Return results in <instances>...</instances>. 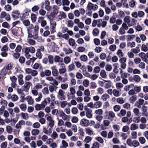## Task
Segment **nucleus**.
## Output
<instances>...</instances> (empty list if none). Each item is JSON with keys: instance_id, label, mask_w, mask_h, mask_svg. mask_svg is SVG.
<instances>
[{"instance_id": "ddd939ff", "label": "nucleus", "mask_w": 148, "mask_h": 148, "mask_svg": "<svg viewBox=\"0 0 148 148\" xmlns=\"http://www.w3.org/2000/svg\"><path fill=\"white\" fill-rule=\"evenodd\" d=\"M103 125H101V129L102 130H104L106 129V127L109 126L110 122L108 120H104L103 121Z\"/></svg>"}, {"instance_id": "f8f14e48", "label": "nucleus", "mask_w": 148, "mask_h": 148, "mask_svg": "<svg viewBox=\"0 0 148 148\" xmlns=\"http://www.w3.org/2000/svg\"><path fill=\"white\" fill-rule=\"evenodd\" d=\"M80 124L83 127H87L89 125V120L83 119L80 121Z\"/></svg>"}, {"instance_id": "412c9836", "label": "nucleus", "mask_w": 148, "mask_h": 148, "mask_svg": "<svg viewBox=\"0 0 148 148\" xmlns=\"http://www.w3.org/2000/svg\"><path fill=\"white\" fill-rule=\"evenodd\" d=\"M23 76L22 74H20L18 76V84L20 85H22L24 84V82L23 79Z\"/></svg>"}, {"instance_id": "c85d7f7f", "label": "nucleus", "mask_w": 148, "mask_h": 148, "mask_svg": "<svg viewBox=\"0 0 148 148\" xmlns=\"http://www.w3.org/2000/svg\"><path fill=\"white\" fill-rule=\"evenodd\" d=\"M113 94L114 96L119 97L121 95V91L116 89H114L113 90Z\"/></svg>"}, {"instance_id": "09e8293b", "label": "nucleus", "mask_w": 148, "mask_h": 148, "mask_svg": "<svg viewBox=\"0 0 148 148\" xmlns=\"http://www.w3.org/2000/svg\"><path fill=\"white\" fill-rule=\"evenodd\" d=\"M113 66L114 68L113 69V72L116 73H117L118 72V68L119 67V64L116 63L114 64Z\"/></svg>"}, {"instance_id": "aec40b11", "label": "nucleus", "mask_w": 148, "mask_h": 148, "mask_svg": "<svg viewBox=\"0 0 148 148\" xmlns=\"http://www.w3.org/2000/svg\"><path fill=\"white\" fill-rule=\"evenodd\" d=\"M69 44L70 46H72L73 48H75L76 47V44L75 43L74 39L72 38H70L69 40Z\"/></svg>"}, {"instance_id": "f257e3e1", "label": "nucleus", "mask_w": 148, "mask_h": 148, "mask_svg": "<svg viewBox=\"0 0 148 148\" xmlns=\"http://www.w3.org/2000/svg\"><path fill=\"white\" fill-rule=\"evenodd\" d=\"M124 23H127L129 27L134 26L136 24L137 21L134 18L130 19V17L129 16H125L123 19Z\"/></svg>"}, {"instance_id": "473e14b6", "label": "nucleus", "mask_w": 148, "mask_h": 148, "mask_svg": "<svg viewBox=\"0 0 148 148\" xmlns=\"http://www.w3.org/2000/svg\"><path fill=\"white\" fill-rule=\"evenodd\" d=\"M21 19L23 24L26 27L29 26L30 25V22L29 20Z\"/></svg>"}, {"instance_id": "e2e57ef3", "label": "nucleus", "mask_w": 148, "mask_h": 148, "mask_svg": "<svg viewBox=\"0 0 148 148\" xmlns=\"http://www.w3.org/2000/svg\"><path fill=\"white\" fill-rule=\"evenodd\" d=\"M67 97L68 99H73L75 98V95L70 92H68L67 94Z\"/></svg>"}, {"instance_id": "7ed1b4c3", "label": "nucleus", "mask_w": 148, "mask_h": 148, "mask_svg": "<svg viewBox=\"0 0 148 148\" xmlns=\"http://www.w3.org/2000/svg\"><path fill=\"white\" fill-rule=\"evenodd\" d=\"M64 92L62 89H60L58 92L57 96L60 100L62 101L65 99L66 96L64 95Z\"/></svg>"}, {"instance_id": "bf43d9fd", "label": "nucleus", "mask_w": 148, "mask_h": 148, "mask_svg": "<svg viewBox=\"0 0 148 148\" xmlns=\"http://www.w3.org/2000/svg\"><path fill=\"white\" fill-rule=\"evenodd\" d=\"M13 64L12 63H9L7 66L4 67L6 69L8 70H11L13 67Z\"/></svg>"}, {"instance_id": "ea45409f", "label": "nucleus", "mask_w": 148, "mask_h": 148, "mask_svg": "<svg viewBox=\"0 0 148 148\" xmlns=\"http://www.w3.org/2000/svg\"><path fill=\"white\" fill-rule=\"evenodd\" d=\"M110 97V96L107 94H103L102 95L101 97V100L103 101H106V100L109 99Z\"/></svg>"}, {"instance_id": "2eb2a0df", "label": "nucleus", "mask_w": 148, "mask_h": 148, "mask_svg": "<svg viewBox=\"0 0 148 148\" xmlns=\"http://www.w3.org/2000/svg\"><path fill=\"white\" fill-rule=\"evenodd\" d=\"M52 70V73L53 75L54 76H57L59 74L58 70L56 69V66H52L51 67Z\"/></svg>"}, {"instance_id": "5701e85b", "label": "nucleus", "mask_w": 148, "mask_h": 148, "mask_svg": "<svg viewBox=\"0 0 148 148\" xmlns=\"http://www.w3.org/2000/svg\"><path fill=\"white\" fill-rule=\"evenodd\" d=\"M25 50L32 53H35L36 51L34 48L32 47H26L25 49Z\"/></svg>"}, {"instance_id": "680f3d73", "label": "nucleus", "mask_w": 148, "mask_h": 148, "mask_svg": "<svg viewBox=\"0 0 148 148\" xmlns=\"http://www.w3.org/2000/svg\"><path fill=\"white\" fill-rule=\"evenodd\" d=\"M2 27H3L9 29L10 28V26L8 23L6 22H5L3 23L2 24Z\"/></svg>"}, {"instance_id": "a211bd4d", "label": "nucleus", "mask_w": 148, "mask_h": 148, "mask_svg": "<svg viewBox=\"0 0 148 148\" xmlns=\"http://www.w3.org/2000/svg\"><path fill=\"white\" fill-rule=\"evenodd\" d=\"M25 100L27 102L28 104L29 105H32L33 103L34 100L30 96H27L25 98Z\"/></svg>"}, {"instance_id": "864d4df0", "label": "nucleus", "mask_w": 148, "mask_h": 148, "mask_svg": "<svg viewBox=\"0 0 148 148\" xmlns=\"http://www.w3.org/2000/svg\"><path fill=\"white\" fill-rule=\"evenodd\" d=\"M140 145L139 142L136 140H134L132 141V146H133L134 147H138Z\"/></svg>"}, {"instance_id": "0e129e2a", "label": "nucleus", "mask_w": 148, "mask_h": 148, "mask_svg": "<svg viewBox=\"0 0 148 148\" xmlns=\"http://www.w3.org/2000/svg\"><path fill=\"white\" fill-rule=\"evenodd\" d=\"M112 127L114 129V130L115 132L118 131L120 129V127L119 125L117 124L114 125H112Z\"/></svg>"}, {"instance_id": "3c124183", "label": "nucleus", "mask_w": 148, "mask_h": 148, "mask_svg": "<svg viewBox=\"0 0 148 148\" xmlns=\"http://www.w3.org/2000/svg\"><path fill=\"white\" fill-rule=\"evenodd\" d=\"M126 112L125 110L122 109L120 111V113L118 114V116L120 117L124 116L126 114Z\"/></svg>"}, {"instance_id": "4468645a", "label": "nucleus", "mask_w": 148, "mask_h": 148, "mask_svg": "<svg viewBox=\"0 0 148 148\" xmlns=\"http://www.w3.org/2000/svg\"><path fill=\"white\" fill-rule=\"evenodd\" d=\"M44 17L40 16L39 17L38 19V22L40 23L41 26L42 27H45L47 24L46 21L44 20Z\"/></svg>"}, {"instance_id": "a18cd8bd", "label": "nucleus", "mask_w": 148, "mask_h": 148, "mask_svg": "<svg viewBox=\"0 0 148 148\" xmlns=\"http://www.w3.org/2000/svg\"><path fill=\"white\" fill-rule=\"evenodd\" d=\"M104 81L105 82H108V83H106L105 84V88L106 89L110 87L111 86V82L110 81L108 80H104Z\"/></svg>"}, {"instance_id": "e433bc0d", "label": "nucleus", "mask_w": 148, "mask_h": 148, "mask_svg": "<svg viewBox=\"0 0 148 148\" xmlns=\"http://www.w3.org/2000/svg\"><path fill=\"white\" fill-rule=\"evenodd\" d=\"M30 17L33 23L36 22L37 19V16L36 14L34 13L32 14L31 15Z\"/></svg>"}, {"instance_id": "8fccbe9b", "label": "nucleus", "mask_w": 148, "mask_h": 148, "mask_svg": "<svg viewBox=\"0 0 148 148\" xmlns=\"http://www.w3.org/2000/svg\"><path fill=\"white\" fill-rule=\"evenodd\" d=\"M131 135L132 138L136 139L137 138V133L136 131H132L131 132Z\"/></svg>"}, {"instance_id": "4d7b16f0", "label": "nucleus", "mask_w": 148, "mask_h": 148, "mask_svg": "<svg viewBox=\"0 0 148 148\" xmlns=\"http://www.w3.org/2000/svg\"><path fill=\"white\" fill-rule=\"evenodd\" d=\"M20 108L23 111H25L27 109L26 105L25 103H22L19 106Z\"/></svg>"}, {"instance_id": "a19ab883", "label": "nucleus", "mask_w": 148, "mask_h": 148, "mask_svg": "<svg viewBox=\"0 0 148 148\" xmlns=\"http://www.w3.org/2000/svg\"><path fill=\"white\" fill-rule=\"evenodd\" d=\"M133 112L135 116H139L140 114L139 110L138 108H134L133 109Z\"/></svg>"}, {"instance_id": "9b49d317", "label": "nucleus", "mask_w": 148, "mask_h": 148, "mask_svg": "<svg viewBox=\"0 0 148 148\" xmlns=\"http://www.w3.org/2000/svg\"><path fill=\"white\" fill-rule=\"evenodd\" d=\"M84 109L86 111V117L89 119L92 118V110L88 108L87 107L85 108Z\"/></svg>"}, {"instance_id": "49530a36", "label": "nucleus", "mask_w": 148, "mask_h": 148, "mask_svg": "<svg viewBox=\"0 0 148 148\" xmlns=\"http://www.w3.org/2000/svg\"><path fill=\"white\" fill-rule=\"evenodd\" d=\"M39 132V130L37 129H34L32 130L31 134L33 135L36 136L38 134Z\"/></svg>"}, {"instance_id": "6ab92c4d", "label": "nucleus", "mask_w": 148, "mask_h": 148, "mask_svg": "<svg viewBox=\"0 0 148 148\" xmlns=\"http://www.w3.org/2000/svg\"><path fill=\"white\" fill-rule=\"evenodd\" d=\"M86 133L89 136H91L93 134L94 132L92 129L89 127H86L85 129Z\"/></svg>"}, {"instance_id": "cd10ccee", "label": "nucleus", "mask_w": 148, "mask_h": 148, "mask_svg": "<svg viewBox=\"0 0 148 148\" xmlns=\"http://www.w3.org/2000/svg\"><path fill=\"white\" fill-rule=\"evenodd\" d=\"M66 17V14L63 12H60L58 16V19H61L62 18H65Z\"/></svg>"}, {"instance_id": "bb28decb", "label": "nucleus", "mask_w": 148, "mask_h": 148, "mask_svg": "<svg viewBox=\"0 0 148 148\" xmlns=\"http://www.w3.org/2000/svg\"><path fill=\"white\" fill-rule=\"evenodd\" d=\"M54 60L55 62H62L63 61V59L62 58H61L58 56H56L54 58Z\"/></svg>"}, {"instance_id": "c9c22d12", "label": "nucleus", "mask_w": 148, "mask_h": 148, "mask_svg": "<svg viewBox=\"0 0 148 148\" xmlns=\"http://www.w3.org/2000/svg\"><path fill=\"white\" fill-rule=\"evenodd\" d=\"M140 115L136 116L133 119V121L134 123H138L140 121Z\"/></svg>"}, {"instance_id": "72a5a7b5", "label": "nucleus", "mask_w": 148, "mask_h": 148, "mask_svg": "<svg viewBox=\"0 0 148 148\" xmlns=\"http://www.w3.org/2000/svg\"><path fill=\"white\" fill-rule=\"evenodd\" d=\"M8 71L7 69L3 68L2 69L0 74V78H1V76L2 77H4L7 74Z\"/></svg>"}, {"instance_id": "9d476101", "label": "nucleus", "mask_w": 148, "mask_h": 148, "mask_svg": "<svg viewBox=\"0 0 148 148\" xmlns=\"http://www.w3.org/2000/svg\"><path fill=\"white\" fill-rule=\"evenodd\" d=\"M32 85V83L30 82H26L23 86L22 88L24 91L27 92L28 91L30 86Z\"/></svg>"}, {"instance_id": "338daca9", "label": "nucleus", "mask_w": 148, "mask_h": 148, "mask_svg": "<svg viewBox=\"0 0 148 148\" xmlns=\"http://www.w3.org/2000/svg\"><path fill=\"white\" fill-rule=\"evenodd\" d=\"M88 59L87 56L85 55H82L80 57L81 60L83 62H86Z\"/></svg>"}, {"instance_id": "4c0bfd02", "label": "nucleus", "mask_w": 148, "mask_h": 148, "mask_svg": "<svg viewBox=\"0 0 148 148\" xmlns=\"http://www.w3.org/2000/svg\"><path fill=\"white\" fill-rule=\"evenodd\" d=\"M62 145L60 146V148H66L68 146V143L64 140L62 141Z\"/></svg>"}, {"instance_id": "20e7f679", "label": "nucleus", "mask_w": 148, "mask_h": 148, "mask_svg": "<svg viewBox=\"0 0 148 148\" xmlns=\"http://www.w3.org/2000/svg\"><path fill=\"white\" fill-rule=\"evenodd\" d=\"M46 79L48 81L51 82L50 83V84L52 85H54L55 86H58V83L56 80L52 77L49 76L47 77Z\"/></svg>"}, {"instance_id": "a878e982", "label": "nucleus", "mask_w": 148, "mask_h": 148, "mask_svg": "<svg viewBox=\"0 0 148 148\" xmlns=\"http://www.w3.org/2000/svg\"><path fill=\"white\" fill-rule=\"evenodd\" d=\"M32 68L35 70H37L38 69H41L42 68L41 65L37 63H35L32 66Z\"/></svg>"}, {"instance_id": "58836bf2", "label": "nucleus", "mask_w": 148, "mask_h": 148, "mask_svg": "<svg viewBox=\"0 0 148 148\" xmlns=\"http://www.w3.org/2000/svg\"><path fill=\"white\" fill-rule=\"evenodd\" d=\"M42 92L44 95H47L49 93V89L47 87H45L43 88L42 90Z\"/></svg>"}, {"instance_id": "f704fd0d", "label": "nucleus", "mask_w": 148, "mask_h": 148, "mask_svg": "<svg viewBox=\"0 0 148 148\" xmlns=\"http://www.w3.org/2000/svg\"><path fill=\"white\" fill-rule=\"evenodd\" d=\"M137 98L136 95H133L129 99V101L131 103H133L136 100Z\"/></svg>"}, {"instance_id": "6e6552de", "label": "nucleus", "mask_w": 148, "mask_h": 148, "mask_svg": "<svg viewBox=\"0 0 148 148\" xmlns=\"http://www.w3.org/2000/svg\"><path fill=\"white\" fill-rule=\"evenodd\" d=\"M144 100L142 99H139L137 101L135 102L134 106L138 108H141V106L144 103Z\"/></svg>"}, {"instance_id": "79ce46f5", "label": "nucleus", "mask_w": 148, "mask_h": 148, "mask_svg": "<svg viewBox=\"0 0 148 148\" xmlns=\"http://www.w3.org/2000/svg\"><path fill=\"white\" fill-rule=\"evenodd\" d=\"M147 107L143 106L142 108V114L143 116L144 115L147 113Z\"/></svg>"}, {"instance_id": "6e6d98bb", "label": "nucleus", "mask_w": 148, "mask_h": 148, "mask_svg": "<svg viewBox=\"0 0 148 148\" xmlns=\"http://www.w3.org/2000/svg\"><path fill=\"white\" fill-rule=\"evenodd\" d=\"M131 51L134 53H137L140 51V49L139 47H137L135 48L132 49Z\"/></svg>"}, {"instance_id": "b1692460", "label": "nucleus", "mask_w": 148, "mask_h": 148, "mask_svg": "<svg viewBox=\"0 0 148 148\" xmlns=\"http://www.w3.org/2000/svg\"><path fill=\"white\" fill-rule=\"evenodd\" d=\"M52 128H50L47 130L46 127H44L43 129V132L47 135H50L51 133V129Z\"/></svg>"}, {"instance_id": "4be33fe9", "label": "nucleus", "mask_w": 148, "mask_h": 148, "mask_svg": "<svg viewBox=\"0 0 148 148\" xmlns=\"http://www.w3.org/2000/svg\"><path fill=\"white\" fill-rule=\"evenodd\" d=\"M59 116L64 120H66L68 118V115H66L62 111L60 112Z\"/></svg>"}, {"instance_id": "de8ad7c7", "label": "nucleus", "mask_w": 148, "mask_h": 148, "mask_svg": "<svg viewBox=\"0 0 148 148\" xmlns=\"http://www.w3.org/2000/svg\"><path fill=\"white\" fill-rule=\"evenodd\" d=\"M94 104L95 108H97L101 107L102 103L100 101H97L95 102Z\"/></svg>"}, {"instance_id": "f03ea898", "label": "nucleus", "mask_w": 148, "mask_h": 148, "mask_svg": "<svg viewBox=\"0 0 148 148\" xmlns=\"http://www.w3.org/2000/svg\"><path fill=\"white\" fill-rule=\"evenodd\" d=\"M27 33L28 34V37L31 38H33L34 39H37V40L39 42H40L42 40V38L40 37H38V32L34 31L33 34L32 35L31 33L32 31L29 29H27Z\"/></svg>"}, {"instance_id": "2f4dec72", "label": "nucleus", "mask_w": 148, "mask_h": 148, "mask_svg": "<svg viewBox=\"0 0 148 148\" xmlns=\"http://www.w3.org/2000/svg\"><path fill=\"white\" fill-rule=\"evenodd\" d=\"M138 127V125L135 123L132 124L130 126V129L132 131L135 130Z\"/></svg>"}, {"instance_id": "423d86ee", "label": "nucleus", "mask_w": 148, "mask_h": 148, "mask_svg": "<svg viewBox=\"0 0 148 148\" xmlns=\"http://www.w3.org/2000/svg\"><path fill=\"white\" fill-rule=\"evenodd\" d=\"M105 116L107 119H110V118H113L115 117V114L111 111L105 112Z\"/></svg>"}, {"instance_id": "774afa93", "label": "nucleus", "mask_w": 148, "mask_h": 148, "mask_svg": "<svg viewBox=\"0 0 148 148\" xmlns=\"http://www.w3.org/2000/svg\"><path fill=\"white\" fill-rule=\"evenodd\" d=\"M116 101L119 103L121 104H123L125 102V101L123 100V98L121 97L118 98L116 99Z\"/></svg>"}, {"instance_id": "c03bdc74", "label": "nucleus", "mask_w": 148, "mask_h": 148, "mask_svg": "<svg viewBox=\"0 0 148 148\" xmlns=\"http://www.w3.org/2000/svg\"><path fill=\"white\" fill-rule=\"evenodd\" d=\"M70 4V1L69 0H62V5L63 6H68Z\"/></svg>"}, {"instance_id": "69168bd1", "label": "nucleus", "mask_w": 148, "mask_h": 148, "mask_svg": "<svg viewBox=\"0 0 148 148\" xmlns=\"http://www.w3.org/2000/svg\"><path fill=\"white\" fill-rule=\"evenodd\" d=\"M120 136L121 137L123 140H125L127 137V134L125 133L122 132L120 134Z\"/></svg>"}, {"instance_id": "37998d69", "label": "nucleus", "mask_w": 148, "mask_h": 148, "mask_svg": "<svg viewBox=\"0 0 148 148\" xmlns=\"http://www.w3.org/2000/svg\"><path fill=\"white\" fill-rule=\"evenodd\" d=\"M64 63L66 64H69L71 61V59L70 57L67 56L65 57L64 58Z\"/></svg>"}, {"instance_id": "c756f323", "label": "nucleus", "mask_w": 148, "mask_h": 148, "mask_svg": "<svg viewBox=\"0 0 148 148\" xmlns=\"http://www.w3.org/2000/svg\"><path fill=\"white\" fill-rule=\"evenodd\" d=\"M20 115L22 118L24 120H27L29 118V115L27 113L21 112Z\"/></svg>"}, {"instance_id": "dca6fc26", "label": "nucleus", "mask_w": 148, "mask_h": 148, "mask_svg": "<svg viewBox=\"0 0 148 148\" xmlns=\"http://www.w3.org/2000/svg\"><path fill=\"white\" fill-rule=\"evenodd\" d=\"M63 51L66 55H69L73 53V51L69 47H64L63 48Z\"/></svg>"}, {"instance_id": "39448f33", "label": "nucleus", "mask_w": 148, "mask_h": 148, "mask_svg": "<svg viewBox=\"0 0 148 148\" xmlns=\"http://www.w3.org/2000/svg\"><path fill=\"white\" fill-rule=\"evenodd\" d=\"M47 121L49 122L48 126L51 128H52L54 125L55 122L51 116H48L46 118Z\"/></svg>"}, {"instance_id": "052dcab7", "label": "nucleus", "mask_w": 148, "mask_h": 148, "mask_svg": "<svg viewBox=\"0 0 148 148\" xmlns=\"http://www.w3.org/2000/svg\"><path fill=\"white\" fill-rule=\"evenodd\" d=\"M6 131L9 134H11L12 132V128L11 126L7 125L6 127Z\"/></svg>"}, {"instance_id": "f3484780", "label": "nucleus", "mask_w": 148, "mask_h": 148, "mask_svg": "<svg viewBox=\"0 0 148 148\" xmlns=\"http://www.w3.org/2000/svg\"><path fill=\"white\" fill-rule=\"evenodd\" d=\"M25 125V121L23 120H20L16 125L15 127L17 129L21 128L22 125Z\"/></svg>"}, {"instance_id": "393cba45", "label": "nucleus", "mask_w": 148, "mask_h": 148, "mask_svg": "<svg viewBox=\"0 0 148 148\" xmlns=\"http://www.w3.org/2000/svg\"><path fill=\"white\" fill-rule=\"evenodd\" d=\"M52 8L53 10L51 12L54 14V15H57L58 12V10L59 9V7L56 5H53Z\"/></svg>"}, {"instance_id": "13d9d810", "label": "nucleus", "mask_w": 148, "mask_h": 148, "mask_svg": "<svg viewBox=\"0 0 148 148\" xmlns=\"http://www.w3.org/2000/svg\"><path fill=\"white\" fill-rule=\"evenodd\" d=\"M29 16V11H27L23 13L21 18V19H25L26 17H27Z\"/></svg>"}, {"instance_id": "7c9ffc66", "label": "nucleus", "mask_w": 148, "mask_h": 148, "mask_svg": "<svg viewBox=\"0 0 148 148\" xmlns=\"http://www.w3.org/2000/svg\"><path fill=\"white\" fill-rule=\"evenodd\" d=\"M51 137L53 140H55L58 138V136L56 132L53 131L51 135Z\"/></svg>"}, {"instance_id": "603ef678", "label": "nucleus", "mask_w": 148, "mask_h": 148, "mask_svg": "<svg viewBox=\"0 0 148 148\" xmlns=\"http://www.w3.org/2000/svg\"><path fill=\"white\" fill-rule=\"evenodd\" d=\"M68 87V84L67 83L62 84L60 85V88L62 90H66Z\"/></svg>"}, {"instance_id": "1a4fd4ad", "label": "nucleus", "mask_w": 148, "mask_h": 148, "mask_svg": "<svg viewBox=\"0 0 148 148\" xmlns=\"http://www.w3.org/2000/svg\"><path fill=\"white\" fill-rule=\"evenodd\" d=\"M10 79L12 82L11 83V86L14 88L16 87V82L17 81V78L14 75L10 76Z\"/></svg>"}, {"instance_id": "5fc2aeb1", "label": "nucleus", "mask_w": 148, "mask_h": 148, "mask_svg": "<svg viewBox=\"0 0 148 148\" xmlns=\"http://www.w3.org/2000/svg\"><path fill=\"white\" fill-rule=\"evenodd\" d=\"M134 84H131L125 86L124 88V90L126 91H128L130 89L132 88Z\"/></svg>"}, {"instance_id": "0eeeda50", "label": "nucleus", "mask_w": 148, "mask_h": 148, "mask_svg": "<svg viewBox=\"0 0 148 148\" xmlns=\"http://www.w3.org/2000/svg\"><path fill=\"white\" fill-rule=\"evenodd\" d=\"M98 6L96 5L92 4V3L89 2L87 6L88 9L92 10L93 11H95L98 8Z\"/></svg>"}]
</instances>
